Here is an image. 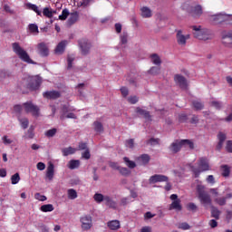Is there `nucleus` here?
Here are the masks:
<instances>
[{
	"label": "nucleus",
	"instance_id": "55",
	"mask_svg": "<svg viewBox=\"0 0 232 232\" xmlns=\"http://www.w3.org/2000/svg\"><path fill=\"white\" fill-rule=\"evenodd\" d=\"M82 159H85V160H90L92 154H90V150L86 149L84 152L82 153Z\"/></svg>",
	"mask_w": 232,
	"mask_h": 232
},
{
	"label": "nucleus",
	"instance_id": "11",
	"mask_svg": "<svg viewBox=\"0 0 232 232\" xmlns=\"http://www.w3.org/2000/svg\"><path fill=\"white\" fill-rule=\"evenodd\" d=\"M190 35L189 34H183L182 31H178L177 34H176V39H177V43L178 44H179V46H186V43L188 41V39H189Z\"/></svg>",
	"mask_w": 232,
	"mask_h": 232
},
{
	"label": "nucleus",
	"instance_id": "46",
	"mask_svg": "<svg viewBox=\"0 0 232 232\" xmlns=\"http://www.w3.org/2000/svg\"><path fill=\"white\" fill-rule=\"evenodd\" d=\"M19 180H21V177L19 176V173H15L11 177V184L13 185L19 184Z\"/></svg>",
	"mask_w": 232,
	"mask_h": 232
},
{
	"label": "nucleus",
	"instance_id": "43",
	"mask_svg": "<svg viewBox=\"0 0 232 232\" xmlns=\"http://www.w3.org/2000/svg\"><path fill=\"white\" fill-rule=\"evenodd\" d=\"M210 104L213 106V108H216V110H222L224 106V103L218 101H212Z\"/></svg>",
	"mask_w": 232,
	"mask_h": 232
},
{
	"label": "nucleus",
	"instance_id": "3",
	"mask_svg": "<svg viewBox=\"0 0 232 232\" xmlns=\"http://www.w3.org/2000/svg\"><path fill=\"white\" fill-rule=\"evenodd\" d=\"M192 30L194 31V37L199 39V41H208L213 38V33L209 29H202V26L193 25Z\"/></svg>",
	"mask_w": 232,
	"mask_h": 232
},
{
	"label": "nucleus",
	"instance_id": "50",
	"mask_svg": "<svg viewBox=\"0 0 232 232\" xmlns=\"http://www.w3.org/2000/svg\"><path fill=\"white\" fill-rule=\"evenodd\" d=\"M19 122L24 130H26V128H28L29 121L27 118L19 119Z\"/></svg>",
	"mask_w": 232,
	"mask_h": 232
},
{
	"label": "nucleus",
	"instance_id": "35",
	"mask_svg": "<svg viewBox=\"0 0 232 232\" xmlns=\"http://www.w3.org/2000/svg\"><path fill=\"white\" fill-rule=\"evenodd\" d=\"M53 14H55V11H52V9H50L49 7L44 8L43 14L45 17L52 18V17H53Z\"/></svg>",
	"mask_w": 232,
	"mask_h": 232
},
{
	"label": "nucleus",
	"instance_id": "20",
	"mask_svg": "<svg viewBox=\"0 0 232 232\" xmlns=\"http://www.w3.org/2000/svg\"><path fill=\"white\" fill-rule=\"evenodd\" d=\"M44 97L45 99H59V97H61V92H57V91H50V92H44Z\"/></svg>",
	"mask_w": 232,
	"mask_h": 232
},
{
	"label": "nucleus",
	"instance_id": "42",
	"mask_svg": "<svg viewBox=\"0 0 232 232\" xmlns=\"http://www.w3.org/2000/svg\"><path fill=\"white\" fill-rule=\"evenodd\" d=\"M95 202H98V204H101V202H104V199L106 198V196L101 194V193H96L93 197Z\"/></svg>",
	"mask_w": 232,
	"mask_h": 232
},
{
	"label": "nucleus",
	"instance_id": "32",
	"mask_svg": "<svg viewBox=\"0 0 232 232\" xmlns=\"http://www.w3.org/2000/svg\"><path fill=\"white\" fill-rule=\"evenodd\" d=\"M94 131H97V133H101V131H104V127L102 126V123L101 121H94Z\"/></svg>",
	"mask_w": 232,
	"mask_h": 232
},
{
	"label": "nucleus",
	"instance_id": "56",
	"mask_svg": "<svg viewBox=\"0 0 232 232\" xmlns=\"http://www.w3.org/2000/svg\"><path fill=\"white\" fill-rule=\"evenodd\" d=\"M121 44H126V43H128V33H122L121 35Z\"/></svg>",
	"mask_w": 232,
	"mask_h": 232
},
{
	"label": "nucleus",
	"instance_id": "62",
	"mask_svg": "<svg viewBox=\"0 0 232 232\" xmlns=\"http://www.w3.org/2000/svg\"><path fill=\"white\" fill-rule=\"evenodd\" d=\"M226 150L228 153H232V140H227Z\"/></svg>",
	"mask_w": 232,
	"mask_h": 232
},
{
	"label": "nucleus",
	"instance_id": "4",
	"mask_svg": "<svg viewBox=\"0 0 232 232\" xmlns=\"http://www.w3.org/2000/svg\"><path fill=\"white\" fill-rule=\"evenodd\" d=\"M197 193L201 204H203L205 208H208V206H211V196H209V194L206 192L204 186L198 185Z\"/></svg>",
	"mask_w": 232,
	"mask_h": 232
},
{
	"label": "nucleus",
	"instance_id": "16",
	"mask_svg": "<svg viewBox=\"0 0 232 232\" xmlns=\"http://www.w3.org/2000/svg\"><path fill=\"white\" fill-rule=\"evenodd\" d=\"M228 17L229 16L227 14H213L210 19L211 21H214L216 24H218L220 23H224V21H227Z\"/></svg>",
	"mask_w": 232,
	"mask_h": 232
},
{
	"label": "nucleus",
	"instance_id": "10",
	"mask_svg": "<svg viewBox=\"0 0 232 232\" xmlns=\"http://www.w3.org/2000/svg\"><path fill=\"white\" fill-rule=\"evenodd\" d=\"M174 81L181 90H188V80L181 74H176Z\"/></svg>",
	"mask_w": 232,
	"mask_h": 232
},
{
	"label": "nucleus",
	"instance_id": "2",
	"mask_svg": "<svg viewBox=\"0 0 232 232\" xmlns=\"http://www.w3.org/2000/svg\"><path fill=\"white\" fill-rule=\"evenodd\" d=\"M13 52L23 61L24 63H27V64H37V63L34 62L32 58H30V54L19 45V43L12 44Z\"/></svg>",
	"mask_w": 232,
	"mask_h": 232
},
{
	"label": "nucleus",
	"instance_id": "38",
	"mask_svg": "<svg viewBox=\"0 0 232 232\" xmlns=\"http://www.w3.org/2000/svg\"><path fill=\"white\" fill-rule=\"evenodd\" d=\"M28 28L31 34H34V35H37V34H39V26H37V24H30L28 25Z\"/></svg>",
	"mask_w": 232,
	"mask_h": 232
},
{
	"label": "nucleus",
	"instance_id": "45",
	"mask_svg": "<svg viewBox=\"0 0 232 232\" xmlns=\"http://www.w3.org/2000/svg\"><path fill=\"white\" fill-rule=\"evenodd\" d=\"M68 197L71 200H75L77 198V191L73 188L68 190Z\"/></svg>",
	"mask_w": 232,
	"mask_h": 232
},
{
	"label": "nucleus",
	"instance_id": "47",
	"mask_svg": "<svg viewBox=\"0 0 232 232\" xmlns=\"http://www.w3.org/2000/svg\"><path fill=\"white\" fill-rule=\"evenodd\" d=\"M193 107L195 108V110L198 111V110H204V103L198 102V101H194L192 102Z\"/></svg>",
	"mask_w": 232,
	"mask_h": 232
},
{
	"label": "nucleus",
	"instance_id": "61",
	"mask_svg": "<svg viewBox=\"0 0 232 232\" xmlns=\"http://www.w3.org/2000/svg\"><path fill=\"white\" fill-rule=\"evenodd\" d=\"M129 102H130V104H137V102H139V98L137 96H131L128 99Z\"/></svg>",
	"mask_w": 232,
	"mask_h": 232
},
{
	"label": "nucleus",
	"instance_id": "59",
	"mask_svg": "<svg viewBox=\"0 0 232 232\" xmlns=\"http://www.w3.org/2000/svg\"><path fill=\"white\" fill-rule=\"evenodd\" d=\"M179 229H183V231H186L188 229H191V227L189 226V224L183 222L179 225Z\"/></svg>",
	"mask_w": 232,
	"mask_h": 232
},
{
	"label": "nucleus",
	"instance_id": "52",
	"mask_svg": "<svg viewBox=\"0 0 232 232\" xmlns=\"http://www.w3.org/2000/svg\"><path fill=\"white\" fill-rule=\"evenodd\" d=\"M55 133H57V129L53 128V129L48 130L45 132V136L46 137H55Z\"/></svg>",
	"mask_w": 232,
	"mask_h": 232
},
{
	"label": "nucleus",
	"instance_id": "12",
	"mask_svg": "<svg viewBox=\"0 0 232 232\" xmlns=\"http://www.w3.org/2000/svg\"><path fill=\"white\" fill-rule=\"evenodd\" d=\"M169 179L167 176L161 174H156L149 179L150 184H157V182H168Z\"/></svg>",
	"mask_w": 232,
	"mask_h": 232
},
{
	"label": "nucleus",
	"instance_id": "14",
	"mask_svg": "<svg viewBox=\"0 0 232 232\" xmlns=\"http://www.w3.org/2000/svg\"><path fill=\"white\" fill-rule=\"evenodd\" d=\"M182 140H176L174 142L170 144L169 150L172 153H179V151H180V150L182 149Z\"/></svg>",
	"mask_w": 232,
	"mask_h": 232
},
{
	"label": "nucleus",
	"instance_id": "37",
	"mask_svg": "<svg viewBox=\"0 0 232 232\" xmlns=\"http://www.w3.org/2000/svg\"><path fill=\"white\" fill-rule=\"evenodd\" d=\"M118 171L121 173V175H122L123 177H128V175L131 174V170L129 169L126 167H120V169H118Z\"/></svg>",
	"mask_w": 232,
	"mask_h": 232
},
{
	"label": "nucleus",
	"instance_id": "5",
	"mask_svg": "<svg viewBox=\"0 0 232 232\" xmlns=\"http://www.w3.org/2000/svg\"><path fill=\"white\" fill-rule=\"evenodd\" d=\"M190 169L194 173L195 179H198L202 171H208L209 163H208V160L206 158H201L199 160L198 168H195V166L190 165Z\"/></svg>",
	"mask_w": 232,
	"mask_h": 232
},
{
	"label": "nucleus",
	"instance_id": "31",
	"mask_svg": "<svg viewBox=\"0 0 232 232\" xmlns=\"http://www.w3.org/2000/svg\"><path fill=\"white\" fill-rule=\"evenodd\" d=\"M123 160H124L126 166H128V168H130V169H133L137 168V164L135 163V161L130 160V158L124 157Z\"/></svg>",
	"mask_w": 232,
	"mask_h": 232
},
{
	"label": "nucleus",
	"instance_id": "36",
	"mask_svg": "<svg viewBox=\"0 0 232 232\" xmlns=\"http://www.w3.org/2000/svg\"><path fill=\"white\" fill-rule=\"evenodd\" d=\"M183 146L185 148H189V150H195V143L191 141V140H182Z\"/></svg>",
	"mask_w": 232,
	"mask_h": 232
},
{
	"label": "nucleus",
	"instance_id": "13",
	"mask_svg": "<svg viewBox=\"0 0 232 232\" xmlns=\"http://www.w3.org/2000/svg\"><path fill=\"white\" fill-rule=\"evenodd\" d=\"M82 223V228L87 231V229H92V216H83L80 219Z\"/></svg>",
	"mask_w": 232,
	"mask_h": 232
},
{
	"label": "nucleus",
	"instance_id": "22",
	"mask_svg": "<svg viewBox=\"0 0 232 232\" xmlns=\"http://www.w3.org/2000/svg\"><path fill=\"white\" fill-rule=\"evenodd\" d=\"M55 174L53 163H50L46 170V179L48 180H53V175Z\"/></svg>",
	"mask_w": 232,
	"mask_h": 232
},
{
	"label": "nucleus",
	"instance_id": "28",
	"mask_svg": "<svg viewBox=\"0 0 232 232\" xmlns=\"http://www.w3.org/2000/svg\"><path fill=\"white\" fill-rule=\"evenodd\" d=\"M150 59L153 63V64H156V66H160L162 64V61L160 60V57L157 53H153L150 55Z\"/></svg>",
	"mask_w": 232,
	"mask_h": 232
},
{
	"label": "nucleus",
	"instance_id": "24",
	"mask_svg": "<svg viewBox=\"0 0 232 232\" xmlns=\"http://www.w3.org/2000/svg\"><path fill=\"white\" fill-rule=\"evenodd\" d=\"M78 19H79V13H77V12L72 13L67 21L69 26H72V24H75V23H77Z\"/></svg>",
	"mask_w": 232,
	"mask_h": 232
},
{
	"label": "nucleus",
	"instance_id": "27",
	"mask_svg": "<svg viewBox=\"0 0 232 232\" xmlns=\"http://www.w3.org/2000/svg\"><path fill=\"white\" fill-rule=\"evenodd\" d=\"M108 227L110 229H111L112 231H115L117 229H119V227H121V223L119 222V220H112L108 222Z\"/></svg>",
	"mask_w": 232,
	"mask_h": 232
},
{
	"label": "nucleus",
	"instance_id": "57",
	"mask_svg": "<svg viewBox=\"0 0 232 232\" xmlns=\"http://www.w3.org/2000/svg\"><path fill=\"white\" fill-rule=\"evenodd\" d=\"M187 208L188 209V211H197V209H198V207H197V205H195V203H188V205H187Z\"/></svg>",
	"mask_w": 232,
	"mask_h": 232
},
{
	"label": "nucleus",
	"instance_id": "7",
	"mask_svg": "<svg viewBox=\"0 0 232 232\" xmlns=\"http://www.w3.org/2000/svg\"><path fill=\"white\" fill-rule=\"evenodd\" d=\"M42 83H43V79H41V77H39L37 75L33 76L29 79V82L27 83V88L31 92H35V91L39 90Z\"/></svg>",
	"mask_w": 232,
	"mask_h": 232
},
{
	"label": "nucleus",
	"instance_id": "26",
	"mask_svg": "<svg viewBox=\"0 0 232 232\" xmlns=\"http://www.w3.org/2000/svg\"><path fill=\"white\" fill-rule=\"evenodd\" d=\"M75 151H77V149H73L72 147L63 148L62 150L63 157H68V155H73Z\"/></svg>",
	"mask_w": 232,
	"mask_h": 232
},
{
	"label": "nucleus",
	"instance_id": "19",
	"mask_svg": "<svg viewBox=\"0 0 232 232\" xmlns=\"http://www.w3.org/2000/svg\"><path fill=\"white\" fill-rule=\"evenodd\" d=\"M38 53L41 55V57H48V46H46V44L40 43L38 44Z\"/></svg>",
	"mask_w": 232,
	"mask_h": 232
},
{
	"label": "nucleus",
	"instance_id": "6",
	"mask_svg": "<svg viewBox=\"0 0 232 232\" xmlns=\"http://www.w3.org/2000/svg\"><path fill=\"white\" fill-rule=\"evenodd\" d=\"M78 46L80 48V52L82 55H90V52L92 50V42L90 40L82 38L78 40Z\"/></svg>",
	"mask_w": 232,
	"mask_h": 232
},
{
	"label": "nucleus",
	"instance_id": "63",
	"mask_svg": "<svg viewBox=\"0 0 232 232\" xmlns=\"http://www.w3.org/2000/svg\"><path fill=\"white\" fill-rule=\"evenodd\" d=\"M2 140H3L4 144H5V145L12 144V142H14V140L8 139V136H4L2 138Z\"/></svg>",
	"mask_w": 232,
	"mask_h": 232
},
{
	"label": "nucleus",
	"instance_id": "25",
	"mask_svg": "<svg viewBox=\"0 0 232 232\" xmlns=\"http://www.w3.org/2000/svg\"><path fill=\"white\" fill-rule=\"evenodd\" d=\"M81 166V160H71L68 164L69 169H77Z\"/></svg>",
	"mask_w": 232,
	"mask_h": 232
},
{
	"label": "nucleus",
	"instance_id": "8",
	"mask_svg": "<svg viewBox=\"0 0 232 232\" xmlns=\"http://www.w3.org/2000/svg\"><path fill=\"white\" fill-rule=\"evenodd\" d=\"M24 111L26 113H31L33 117H39V111H41L39 107L34 104L32 102H26L24 103Z\"/></svg>",
	"mask_w": 232,
	"mask_h": 232
},
{
	"label": "nucleus",
	"instance_id": "18",
	"mask_svg": "<svg viewBox=\"0 0 232 232\" xmlns=\"http://www.w3.org/2000/svg\"><path fill=\"white\" fill-rule=\"evenodd\" d=\"M135 112L138 113L140 117H143V119H146L147 121L151 120V114H150L149 111L137 107Z\"/></svg>",
	"mask_w": 232,
	"mask_h": 232
},
{
	"label": "nucleus",
	"instance_id": "53",
	"mask_svg": "<svg viewBox=\"0 0 232 232\" xmlns=\"http://www.w3.org/2000/svg\"><path fill=\"white\" fill-rule=\"evenodd\" d=\"M222 169H223V173H222L223 177H229V173H230L229 167L227 165H223Z\"/></svg>",
	"mask_w": 232,
	"mask_h": 232
},
{
	"label": "nucleus",
	"instance_id": "15",
	"mask_svg": "<svg viewBox=\"0 0 232 232\" xmlns=\"http://www.w3.org/2000/svg\"><path fill=\"white\" fill-rule=\"evenodd\" d=\"M222 43L227 48H232V31L226 33L222 36Z\"/></svg>",
	"mask_w": 232,
	"mask_h": 232
},
{
	"label": "nucleus",
	"instance_id": "58",
	"mask_svg": "<svg viewBox=\"0 0 232 232\" xmlns=\"http://www.w3.org/2000/svg\"><path fill=\"white\" fill-rule=\"evenodd\" d=\"M34 198L36 200H40L41 202H44V200H46V196H43V195H41V193H36L34 195Z\"/></svg>",
	"mask_w": 232,
	"mask_h": 232
},
{
	"label": "nucleus",
	"instance_id": "60",
	"mask_svg": "<svg viewBox=\"0 0 232 232\" xmlns=\"http://www.w3.org/2000/svg\"><path fill=\"white\" fill-rule=\"evenodd\" d=\"M109 166L110 168H111L112 169H117L119 171L121 166H119V163L117 162H113V161H110L109 162Z\"/></svg>",
	"mask_w": 232,
	"mask_h": 232
},
{
	"label": "nucleus",
	"instance_id": "23",
	"mask_svg": "<svg viewBox=\"0 0 232 232\" xmlns=\"http://www.w3.org/2000/svg\"><path fill=\"white\" fill-rule=\"evenodd\" d=\"M104 202L111 209H117V202L111 197L105 196Z\"/></svg>",
	"mask_w": 232,
	"mask_h": 232
},
{
	"label": "nucleus",
	"instance_id": "34",
	"mask_svg": "<svg viewBox=\"0 0 232 232\" xmlns=\"http://www.w3.org/2000/svg\"><path fill=\"white\" fill-rule=\"evenodd\" d=\"M141 17L149 18L151 17V10L148 7L141 8Z\"/></svg>",
	"mask_w": 232,
	"mask_h": 232
},
{
	"label": "nucleus",
	"instance_id": "40",
	"mask_svg": "<svg viewBox=\"0 0 232 232\" xmlns=\"http://www.w3.org/2000/svg\"><path fill=\"white\" fill-rule=\"evenodd\" d=\"M138 160L142 162V164H148L150 160V155H148V154H142L141 156H140L138 158Z\"/></svg>",
	"mask_w": 232,
	"mask_h": 232
},
{
	"label": "nucleus",
	"instance_id": "21",
	"mask_svg": "<svg viewBox=\"0 0 232 232\" xmlns=\"http://www.w3.org/2000/svg\"><path fill=\"white\" fill-rule=\"evenodd\" d=\"M66 44H68V41L66 40L60 42L55 48V53H58L60 55L64 53V50L66 49Z\"/></svg>",
	"mask_w": 232,
	"mask_h": 232
},
{
	"label": "nucleus",
	"instance_id": "30",
	"mask_svg": "<svg viewBox=\"0 0 232 232\" xmlns=\"http://www.w3.org/2000/svg\"><path fill=\"white\" fill-rule=\"evenodd\" d=\"M220 210L217 208L216 207L211 208V217L212 218H216V220H218L220 218Z\"/></svg>",
	"mask_w": 232,
	"mask_h": 232
},
{
	"label": "nucleus",
	"instance_id": "64",
	"mask_svg": "<svg viewBox=\"0 0 232 232\" xmlns=\"http://www.w3.org/2000/svg\"><path fill=\"white\" fill-rule=\"evenodd\" d=\"M121 95L123 97H128V93H130V92L128 91V89L126 87H121Z\"/></svg>",
	"mask_w": 232,
	"mask_h": 232
},
{
	"label": "nucleus",
	"instance_id": "48",
	"mask_svg": "<svg viewBox=\"0 0 232 232\" xmlns=\"http://www.w3.org/2000/svg\"><path fill=\"white\" fill-rule=\"evenodd\" d=\"M125 146L127 148H130V150H133V148H135V140L134 139L127 140L125 141Z\"/></svg>",
	"mask_w": 232,
	"mask_h": 232
},
{
	"label": "nucleus",
	"instance_id": "17",
	"mask_svg": "<svg viewBox=\"0 0 232 232\" xmlns=\"http://www.w3.org/2000/svg\"><path fill=\"white\" fill-rule=\"evenodd\" d=\"M218 145L216 146V150L218 151H220V150H222V148L224 146V142H226V139H227V137L226 136V133L218 132Z\"/></svg>",
	"mask_w": 232,
	"mask_h": 232
},
{
	"label": "nucleus",
	"instance_id": "49",
	"mask_svg": "<svg viewBox=\"0 0 232 232\" xmlns=\"http://www.w3.org/2000/svg\"><path fill=\"white\" fill-rule=\"evenodd\" d=\"M149 72L151 75H159V73H160V67L159 66H153L150 68V70L149 71Z\"/></svg>",
	"mask_w": 232,
	"mask_h": 232
},
{
	"label": "nucleus",
	"instance_id": "39",
	"mask_svg": "<svg viewBox=\"0 0 232 232\" xmlns=\"http://www.w3.org/2000/svg\"><path fill=\"white\" fill-rule=\"evenodd\" d=\"M63 114L61 115L60 119L64 120L66 113L68 111H73V109L70 108L68 105H63L62 108Z\"/></svg>",
	"mask_w": 232,
	"mask_h": 232
},
{
	"label": "nucleus",
	"instance_id": "44",
	"mask_svg": "<svg viewBox=\"0 0 232 232\" xmlns=\"http://www.w3.org/2000/svg\"><path fill=\"white\" fill-rule=\"evenodd\" d=\"M68 15H70V11H68V9H63L62 14L59 15L60 21H66Z\"/></svg>",
	"mask_w": 232,
	"mask_h": 232
},
{
	"label": "nucleus",
	"instance_id": "33",
	"mask_svg": "<svg viewBox=\"0 0 232 232\" xmlns=\"http://www.w3.org/2000/svg\"><path fill=\"white\" fill-rule=\"evenodd\" d=\"M41 211H43L44 213H48V212H51V211H53V205L52 204H46V205H43L41 208H40Z\"/></svg>",
	"mask_w": 232,
	"mask_h": 232
},
{
	"label": "nucleus",
	"instance_id": "1",
	"mask_svg": "<svg viewBox=\"0 0 232 232\" xmlns=\"http://www.w3.org/2000/svg\"><path fill=\"white\" fill-rule=\"evenodd\" d=\"M181 8L182 10H186V12L195 19H198V17L204 14L202 5L197 3L186 2L181 5Z\"/></svg>",
	"mask_w": 232,
	"mask_h": 232
},
{
	"label": "nucleus",
	"instance_id": "41",
	"mask_svg": "<svg viewBox=\"0 0 232 232\" xmlns=\"http://www.w3.org/2000/svg\"><path fill=\"white\" fill-rule=\"evenodd\" d=\"M214 201L216 202V204H218V206H226L227 204V200L225 197H218L214 198Z\"/></svg>",
	"mask_w": 232,
	"mask_h": 232
},
{
	"label": "nucleus",
	"instance_id": "54",
	"mask_svg": "<svg viewBox=\"0 0 232 232\" xmlns=\"http://www.w3.org/2000/svg\"><path fill=\"white\" fill-rule=\"evenodd\" d=\"M147 144L149 146H157V144H159V139L150 138L149 140H147Z\"/></svg>",
	"mask_w": 232,
	"mask_h": 232
},
{
	"label": "nucleus",
	"instance_id": "9",
	"mask_svg": "<svg viewBox=\"0 0 232 232\" xmlns=\"http://www.w3.org/2000/svg\"><path fill=\"white\" fill-rule=\"evenodd\" d=\"M170 200H173L169 205V211L175 209L176 211H182V205H180V199L177 194L170 195Z\"/></svg>",
	"mask_w": 232,
	"mask_h": 232
},
{
	"label": "nucleus",
	"instance_id": "29",
	"mask_svg": "<svg viewBox=\"0 0 232 232\" xmlns=\"http://www.w3.org/2000/svg\"><path fill=\"white\" fill-rule=\"evenodd\" d=\"M25 6L26 8H28V10H33L34 12H35L37 15H42L41 11H39V7L36 5L27 3Z\"/></svg>",
	"mask_w": 232,
	"mask_h": 232
},
{
	"label": "nucleus",
	"instance_id": "51",
	"mask_svg": "<svg viewBox=\"0 0 232 232\" xmlns=\"http://www.w3.org/2000/svg\"><path fill=\"white\" fill-rule=\"evenodd\" d=\"M73 61H75V56H73V55H68L67 56V64H68L67 68H68V70H71Z\"/></svg>",
	"mask_w": 232,
	"mask_h": 232
}]
</instances>
